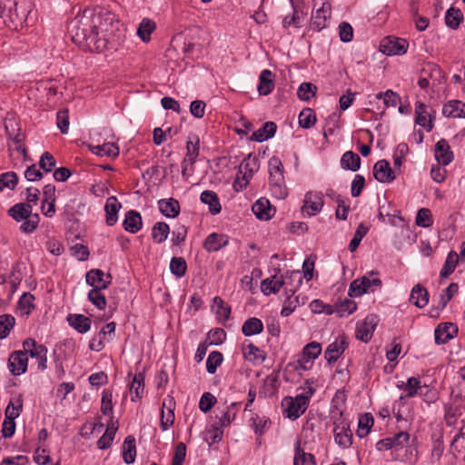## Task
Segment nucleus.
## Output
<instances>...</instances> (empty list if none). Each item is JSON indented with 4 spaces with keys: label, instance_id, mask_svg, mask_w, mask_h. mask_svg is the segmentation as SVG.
<instances>
[{
    "label": "nucleus",
    "instance_id": "nucleus-42",
    "mask_svg": "<svg viewBox=\"0 0 465 465\" xmlns=\"http://www.w3.org/2000/svg\"><path fill=\"white\" fill-rule=\"evenodd\" d=\"M397 387L405 392V397L412 398L421 391L420 381L416 377H410L406 382L397 384Z\"/></svg>",
    "mask_w": 465,
    "mask_h": 465
},
{
    "label": "nucleus",
    "instance_id": "nucleus-19",
    "mask_svg": "<svg viewBox=\"0 0 465 465\" xmlns=\"http://www.w3.org/2000/svg\"><path fill=\"white\" fill-rule=\"evenodd\" d=\"M274 78L275 75L269 69H264L261 72L257 86L258 93L261 95H268L273 91L275 86Z\"/></svg>",
    "mask_w": 465,
    "mask_h": 465
},
{
    "label": "nucleus",
    "instance_id": "nucleus-55",
    "mask_svg": "<svg viewBox=\"0 0 465 465\" xmlns=\"http://www.w3.org/2000/svg\"><path fill=\"white\" fill-rule=\"evenodd\" d=\"M15 323V319L11 314L0 315V340L6 338Z\"/></svg>",
    "mask_w": 465,
    "mask_h": 465
},
{
    "label": "nucleus",
    "instance_id": "nucleus-30",
    "mask_svg": "<svg viewBox=\"0 0 465 465\" xmlns=\"http://www.w3.org/2000/svg\"><path fill=\"white\" fill-rule=\"evenodd\" d=\"M335 442L343 449H348L352 445V432L350 429V424L342 425L340 430L335 431L333 429Z\"/></svg>",
    "mask_w": 465,
    "mask_h": 465
},
{
    "label": "nucleus",
    "instance_id": "nucleus-4",
    "mask_svg": "<svg viewBox=\"0 0 465 465\" xmlns=\"http://www.w3.org/2000/svg\"><path fill=\"white\" fill-rule=\"evenodd\" d=\"M23 348L26 356L37 360L38 369L45 371L47 368V348L36 342L33 338H27L23 341Z\"/></svg>",
    "mask_w": 465,
    "mask_h": 465
},
{
    "label": "nucleus",
    "instance_id": "nucleus-44",
    "mask_svg": "<svg viewBox=\"0 0 465 465\" xmlns=\"http://www.w3.org/2000/svg\"><path fill=\"white\" fill-rule=\"evenodd\" d=\"M459 263V254L456 252L450 251L447 255L443 267L440 270V275L442 278L449 277L456 269Z\"/></svg>",
    "mask_w": 465,
    "mask_h": 465
},
{
    "label": "nucleus",
    "instance_id": "nucleus-48",
    "mask_svg": "<svg viewBox=\"0 0 465 465\" xmlns=\"http://www.w3.org/2000/svg\"><path fill=\"white\" fill-rule=\"evenodd\" d=\"M373 417L370 413H366L365 415L360 417L358 421V430L356 434L359 438H364L370 432L371 427L373 426Z\"/></svg>",
    "mask_w": 465,
    "mask_h": 465
},
{
    "label": "nucleus",
    "instance_id": "nucleus-46",
    "mask_svg": "<svg viewBox=\"0 0 465 465\" xmlns=\"http://www.w3.org/2000/svg\"><path fill=\"white\" fill-rule=\"evenodd\" d=\"M283 280L289 282L288 285L292 286L290 289H288V287L285 286L286 294L291 292L292 295H294L295 292L302 282V276L300 271H292L290 272H286L285 276L283 277Z\"/></svg>",
    "mask_w": 465,
    "mask_h": 465
},
{
    "label": "nucleus",
    "instance_id": "nucleus-49",
    "mask_svg": "<svg viewBox=\"0 0 465 465\" xmlns=\"http://www.w3.org/2000/svg\"><path fill=\"white\" fill-rule=\"evenodd\" d=\"M243 355L244 358L250 361H255L257 360L264 361L266 359L265 353L252 342H250L243 348Z\"/></svg>",
    "mask_w": 465,
    "mask_h": 465
},
{
    "label": "nucleus",
    "instance_id": "nucleus-29",
    "mask_svg": "<svg viewBox=\"0 0 465 465\" xmlns=\"http://www.w3.org/2000/svg\"><path fill=\"white\" fill-rule=\"evenodd\" d=\"M85 281L93 289H98V291L108 288L104 282V272L100 269H91L88 271L85 274Z\"/></svg>",
    "mask_w": 465,
    "mask_h": 465
},
{
    "label": "nucleus",
    "instance_id": "nucleus-34",
    "mask_svg": "<svg viewBox=\"0 0 465 465\" xmlns=\"http://www.w3.org/2000/svg\"><path fill=\"white\" fill-rule=\"evenodd\" d=\"M200 200L202 203L209 206V212L212 214L215 215L221 213L222 206L220 203V200L217 193H214L213 191H203L200 195Z\"/></svg>",
    "mask_w": 465,
    "mask_h": 465
},
{
    "label": "nucleus",
    "instance_id": "nucleus-25",
    "mask_svg": "<svg viewBox=\"0 0 465 465\" xmlns=\"http://www.w3.org/2000/svg\"><path fill=\"white\" fill-rule=\"evenodd\" d=\"M277 131V124L274 122L269 121L264 123L261 128L254 131L250 137L251 141L262 143L274 136Z\"/></svg>",
    "mask_w": 465,
    "mask_h": 465
},
{
    "label": "nucleus",
    "instance_id": "nucleus-43",
    "mask_svg": "<svg viewBox=\"0 0 465 465\" xmlns=\"http://www.w3.org/2000/svg\"><path fill=\"white\" fill-rule=\"evenodd\" d=\"M156 28V24L150 18H143L138 28H137V35L141 38V40L144 43H147L151 39V35Z\"/></svg>",
    "mask_w": 465,
    "mask_h": 465
},
{
    "label": "nucleus",
    "instance_id": "nucleus-14",
    "mask_svg": "<svg viewBox=\"0 0 465 465\" xmlns=\"http://www.w3.org/2000/svg\"><path fill=\"white\" fill-rule=\"evenodd\" d=\"M458 291L459 285L456 282H451L447 288H445L440 294L438 304L430 309V316L438 317L440 312L447 306Z\"/></svg>",
    "mask_w": 465,
    "mask_h": 465
},
{
    "label": "nucleus",
    "instance_id": "nucleus-32",
    "mask_svg": "<svg viewBox=\"0 0 465 465\" xmlns=\"http://www.w3.org/2000/svg\"><path fill=\"white\" fill-rule=\"evenodd\" d=\"M410 302L418 308L425 307L429 302V292L421 284H416L410 296Z\"/></svg>",
    "mask_w": 465,
    "mask_h": 465
},
{
    "label": "nucleus",
    "instance_id": "nucleus-8",
    "mask_svg": "<svg viewBox=\"0 0 465 465\" xmlns=\"http://www.w3.org/2000/svg\"><path fill=\"white\" fill-rule=\"evenodd\" d=\"M323 194L321 192H308L305 194L303 205L302 207V212L303 213L308 214L309 216H313L321 212L323 206Z\"/></svg>",
    "mask_w": 465,
    "mask_h": 465
},
{
    "label": "nucleus",
    "instance_id": "nucleus-38",
    "mask_svg": "<svg viewBox=\"0 0 465 465\" xmlns=\"http://www.w3.org/2000/svg\"><path fill=\"white\" fill-rule=\"evenodd\" d=\"M136 458V444L134 436H127L123 443V459L126 464H132Z\"/></svg>",
    "mask_w": 465,
    "mask_h": 465
},
{
    "label": "nucleus",
    "instance_id": "nucleus-18",
    "mask_svg": "<svg viewBox=\"0 0 465 465\" xmlns=\"http://www.w3.org/2000/svg\"><path fill=\"white\" fill-rule=\"evenodd\" d=\"M229 242V237L226 234L212 232L203 242V248L209 252H218Z\"/></svg>",
    "mask_w": 465,
    "mask_h": 465
},
{
    "label": "nucleus",
    "instance_id": "nucleus-22",
    "mask_svg": "<svg viewBox=\"0 0 465 465\" xmlns=\"http://www.w3.org/2000/svg\"><path fill=\"white\" fill-rule=\"evenodd\" d=\"M122 204L115 196H110L107 198L104 211H105V222L108 226H113L118 220V212L121 209Z\"/></svg>",
    "mask_w": 465,
    "mask_h": 465
},
{
    "label": "nucleus",
    "instance_id": "nucleus-10",
    "mask_svg": "<svg viewBox=\"0 0 465 465\" xmlns=\"http://www.w3.org/2000/svg\"><path fill=\"white\" fill-rule=\"evenodd\" d=\"M406 40L395 37H386L381 44V50L387 55H399L407 52Z\"/></svg>",
    "mask_w": 465,
    "mask_h": 465
},
{
    "label": "nucleus",
    "instance_id": "nucleus-7",
    "mask_svg": "<svg viewBox=\"0 0 465 465\" xmlns=\"http://www.w3.org/2000/svg\"><path fill=\"white\" fill-rule=\"evenodd\" d=\"M175 401L173 396L167 395L163 401L161 410L160 428L167 430L174 422Z\"/></svg>",
    "mask_w": 465,
    "mask_h": 465
},
{
    "label": "nucleus",
    "instance_id": "nucleus-62",
    "mask_svg": "<svg viewBox=\"0 0 465 465\" xmlns=\"http://www.w3.org/2000/svg\"><path fill=\"white\" fill-rule=\"evenodd\" d=\"M113 392L109 389H104L102 392L101 412L109 416L113 414Z\"/></svg>",
    "mask_w": 465,
    "mask_h": 465
},
{
    "label": "nucleus",
    "instance_id": "nucleus-21",
    "mask_svg": "<svg viewBox=\"0 0 465 465\" xmlns=\"http://www.w3.org/2000/svg\"><path fill=\"white\" fill-rule=\"evenodd\" d=\"M143 226V219L139 212L135 210H130L126 212L124 220L123 222V227L130 233L138 232Z\"/></svg>",
    "mask_w": 465,
    "mask_h": 465
},
{
    "label": "nucleus",
    "instance_id": "nucleus-40",
    "mask_svg": "<svg viewBox=\"0 0 465 465\" xmlns=\"http://www.w3.org/2000/svg\"><path fill=\"white\" fill-rule=\"evenodd\" d=\"M144 378L145 375L143 372H138L134 374L130 385V392L131 394H134V396L132 395L131 397L132 401H136L143 397L144 391Z\"/></svg>",
    "mask_w": 465,
    "mask_h": 465
},
{
    "label": "nucleus",
    "instance_id": "nucleus-5",
    "mask_svg": "<svg viewBox=\"0 0 465 465\" xmlns=\"http://www.w3.org/2000/svg\"><path fill=\"white\" fill-rule=\"evenodd\" d=\"M286 409L283 416L292 420L300 418L308 408V398L303 395H297L295 398H286Z\"/></svg>",
    "mask_w": 465,
    "mask_h": 465
},
{
    "label": "nucleus",
    "instance_id": "nucleus-36",
    "mask_svg": "<svg viewBox=\"0 0 465 465\" xmlns=\"http://www.w3.org/2000/svg\"><path fill=\"white\" fill-rule=\"evenodd\" d=\"M293 465H316V459L313 454L306 453L301 448V441L295 443Z\"/></svg>",
    "mask_w": 465,
    "mask_h": 465
},
{
    "label": "nucleus",
    "instance_id": "nucleus-17",
    "mask_svg": "<svg viewBox=\"0 0 465 465\" xmlns=\"http://www.w3.org/2000/svg\"><path fill=\"white\" fill-rule=\"evenodd\" d=\"M117 423L118 420L114 421V417L111 416L109 420L107 421L106 430L104 433L97 440L96 444L99 450H106L111 447L115 437L116 431L118 430Z\"/></svg>",
    "mask_w": 465,
    "mask_h": 465
},
{
    "label": "nucleus",
    "instance_id": "nucleus-53",
    "mask_svg": "<svg viewBox=\"0 0 465 465\" xmlns=\"http://www.w3.org/2000/svg\"><path fill=\"white\" fill-rule=\"evenodd\" d=\"M93 153L97 155H106L109 157H116L119 155V148L114 143H105L93 148Z\"/></svg>",
    "mask_w": 465,
    "mask_h": 465
},
{
    "label": "nucleus",
    "instance_id": "nucleus-57",
    "mask_svg": "<svg viewBox=\"0 0 465 465\" xmlns=\"http://www.w3.org/2000/svg\"><path fill=\"white\" fill-rule=\"evenodd\" d=\"M421 74L428 77V79H431L433 84L435 82L439 84H440L441 79L443 78V72L440 66L434 64H428L427 67L421 70Z\"/></svg>",
    "mask_w": 465,
    "mask_h": 465
},
{
    "label": "nucleus",
    "instance_id": "nucleus-50",
    "mask_svg": "<svg viewBox=\"0 0 465 465\" xmlns=\"http://www.w3.org/2000/svg\"><path fill=\"white\" fill-rule=\"evenodd\" d=\"M460 415L461 412L460 407L454 406L451 403L444 405V420L447 426L453 427L457 422L458 417Z\"/></svg>",
    "mask_w": 465,
    "mask_h": 465
},
{
    "label": "nucleus",
    "instance_id": "nucleus-60",
    "mask_svg": "<svg viewBox=\"0 0 465 465\" xmlns=\"http://www.w3.org/2000/svg\"><path fill=\"white\" fill-rule=\"evenodd\" d=\"M223 361V356L220 351H212L206 361V371L210 374H213L218 366L222 364Z\"/></svg>",
    "mask_w": 465,
    "mask_h": 465
},
{
    "label": "nucleus",
    "instance_id": "nucleus-9",
    "mask_svg": "<svg viewBox=\"0 0 465 465\" xmlns=\"http://www.w3.org/2000/svg\"><path fill=\"white\" fill-rule=\"evenodd\" d=\"M378 322L379 317L376 314H369L364 321L357 326L356 338L363 342H368L371 339Z\"/></svg>",
    "mask_w": 465,
    "mask_h": 465
},
{
    "label": "nucleus",
    "instance_id": "nucleus-2",
    "mask_svg": "<svg viewBox=\"0 0 465 465\" xmlns=\"http://www.w3.org/2000/svg\"><path fill=\"white\" fill-rule=\"evenodd\" d=\"M3 3L5 6L2 18L6 25L15 30L22 27L30 12V2L27 0H5Z\"/></svg>",
    "mask_w": 465,
    "mask_h": 465
},
{
    "label": "nucleus",
    "instance_id": "nucleus-16",
    "mask_svg": "<svg viewBox=\"0 0 465 465\" xmlns=\"http://www.w3.org/2000/svg\"><path fill=\"white\" fill-rule=\"evenodd\" d=\"M373 175L380 183H391L395 180L390 163L385 159L380 160L374 164Z\"/></svg>",
    "mask_w": 465,
    "mask_h": 465
},
{
    "label": "nucleus",
    "instance_id": "nucleus-28",
    "mask_svg": "<svg viewBox=\"0 0 465 465\" xmlns=\"http://www.w3.org/2000/svg\"><path fill=\"white\" fill-rule=\"evenodd\" d=\"M67 322L71 327L82 334L86 333L92 324L91 320L84 314H69L67 316Z\"/></svg>",
    "mask_w": 465,
    "mask_h": 465
},
{
    "label": "nucleus",
    "instance_id": "nucleus-12",
    "mask_svg": "<svg viewBox=\"0 0 465 465\" xmlns=\"http://www.w3.org/2000/svg\"><path fill=\"white\" fill-rule=\"evenodd\" d=\"M344 404V400L340 401L338 392H336L334 398L331 400L330 408V419L333 423V429L335 431L340 430V427L343 424H349V422L343 419V409L341 405Z\"/></svg>",
    "mask_w": 465,
    "mask_h": 465
},
{
    "label": "nucleus",
    "instance_id": "nucleus-15",
    "mask_svg": "<svg viewBox=\"0 0 465 465\" xmlns=\"http://www.w3.org/2000/svg\"><path fill=\"white\" fill-rule=\"evenodd\" d=\"M458 334V328L451 322H443L435 329L434 336L437 344H445Z\"/></svg>",
    "mask_w": 465,
    "mask_h": 465
},
{
    "label": "nucleus",
    "instance_id": "nucleus-33",
    "mask_svg": "<svg viewBox=\"0 0 465 465\" xmlns=\"http://www.w3.org/2000/svg\"><path fill=\"white\" fill-rule=\"evenodd\" d=\"M293 10L292 15H288L282 19V27L287 29L291 25H293L296 28L302 27V22L304 18L305 14L302 10H300L297 5H295L293 0H289Z\"/></svg>",
    "mask_w": 465,
    "mask_h": 465
},
{
    "label": "nucleus",
    "instance_id": "nucleus-31",
    "mask_svg": "<svg viewBox=\"0 0 465 465\" xmlns=\"http://www.w3.org/2000/svg\"><path fill=\"white\" fill-rule=\"evenodd\" d=\"M415 123L423 128H425L428 132L431 131L433 128V124L430 116L427 112V106L425 104L419 102L416 104L415 108Z\"/></svg>",
    "mask_w": 465,
    "mask_h": 465
},
{
    "label": "nucleus",
    "instance_id": "nucleus-37",
    "mask_svg": "<svg viewBox=\"0 0 465 465\" xmlns=\"http://www.w3.org/2000/svg\"><path fill=\"white\" fill-rule=\"evenodd\" d=\"M361 157L352 151L345 152L341 158V166L344 170L356 172L361 167Z\"/></svg>",
    "mask_w": 465,
    "mask_h": 465
},
{
    "label": "nucleus",
    "instance_id": "nucleus-3",
    "mask_svg": "<svg viewBox=\"0 0 465 465\" xmlns=\"http://www.w3.org/2000/svg\"><path fill=\"white\" fill-rule=\"evenodd\" d=\"M269 167V184L272 193L279 199H284L288 193L285 186L283 165L281 159L277 156L270 158Z\"/></svg>",
    "mask_w": 465,
    "mask_h": 465
},
{
    "label": "nucleus",
    "instance_id": "nucleus-35",
    "mask_svg": "<svg viewBox=\"0 0 465 465\" xmlns=\"http://www.w3.org/2000/svg\"><path fill=\"white\" fill-rule=\"evenodd\" d=\"M186 155L184 159L191 165L194 164L200 153V139L196 134L188 137L186 142Z\"/></svg>",
    "mask_w": 465,
    "mask_h": 465
},
{
    "label": "nucleus",
    "instance_id": "nucleus-39",
    "mask_svg": "<svg viewBox=\"0 0 465 465\" xmlns=\"http://www.w3.org/2000/svg\"><path fill=\"white\" fill-rule=\"evenodd\" d=\"M8 214L16 222H21L31 216L32 206L28 203H16L8 210Z\"/></svg>",
    "mask_w": 465,
    "mask_h": 465
},
{
    "label": "nucleus",
    "instance_id": "nucleus-23",
    "mask_svg": "<svg viewBox=\"0 0 465 465\" xmlns=\"http://www.w3.org/2000/svg\"><path fill=\"white\" fill-rule=\"evenodd\" d=\"M435 158L440 163L443 165H448L452 162L454 155L450 151L449 143L445 139H440L436 143Z\"/></svg>",
    "mask_w": 465,
    "mask_h": 465
},
{
    "label": "nucleus",
    "instance_id": "nucleus-1",
    "mask_svg": "<svg viewBox=\"0 0 465 465\" xmlns=\"http://www.w3.org/2000/svg\"><path fill=\"white\" fill-rule=\"evenodd\" d=\"M116 15L101 6L85 8L68 25L74 44L89 52L116 49L124 38Z\"/></svg>",
    "mask_w": 465,
    "mask_h": 465
},
{
    "label": "nucleus",
    "instance_id": "nucleus-13",
    "mask_svg": "<svg viewBox=\"0 0 465 465\" xmlns=\"http://www.w3.org/2000/svg\"><path fill=\"white\" fill-rule=\"evenodd\" d=\"M22 411V404L21 400L17 401V408L9 411V409H5V419L2 424V434L4 438H10L14 435L15 431V420L20 415Z\"/></svg>",
    "mask_w": 465,
    "mask_h": 465
},
{
    "label": "nucleus",
    "instance_id": "nucleus-11",
    "mask_svg": "<svg viewBox=\"0 0 465 465\" xmlns=\"http://www.w3.org/2000/svg\"><path fill=\"white\" fill-rule=\"evenodd\" d=\"M349 343L345 336H340L330 343L324 351V358L329 364L335 362L344 352Z\"/></svg>",
    "mask_w": 465,
    "mask_h": 465
},
{
    "label": "nucleus",
    "instance_id": "nucleus-59",
    "mask_svg": "<svg viewBox=\"0 0 465 465\" xmlns=\"http://www.w3.org/2000/svg\"><path fill=\"white\" fill-rule=\"evenodd\" d=\"M357 309V304L354 301L350 299H344L340 302H336V313L342 317L344 315H350Z\"/></svg>",
    "mask_w": 465,
    "mask_h": 465
},
{
    "label": "nucleus",
    "instance_id": "nucleus-63",
    "mask_svg": "<svg viewBox=\"0 0 465 465\" xmlns=\"http://www.w3.org/2000/svg\"><path fill=\"white\" fill-rule=\"evenodd\" d=\"M88 300L99 310H104L107 304L105 296L98 289L89 291Z\"/></svg>",
    "mask_w": 465,
    "mask_h": 465
},
{
    "label": "nucleus",
    "instance_id": "nucleus-26",
    "mask_svg": "<svg viewBox=\"0 0 465 465\" xmlns=\"http://www.w3.org/2000/svg\"><path fill=\"white\" fill-rule=\"evenodd\" d=\"M442 114L446 117L464 118L465 103L459 100H451L443 105Z\"/></svg>",
    "mask_w": 465,
    "mask_h": 465
},
{
    "label": "nucleus",
    "instance_id": "nucleus-47",
    "mask_svg": "<svg viewBox=\"0 0 465 465\" xmlns=\"http://www.w3.org/2000/svg\"><path fill=\"white\" fill-rule=\"evenodd\" d=\"M463 21V14L460 9L450 7L447 10L445 15V23L451 29L459 28L460 23Z\"/></svg>",
    "mask_w": 465,
    "mask_h": 465
},
{
    "label": "nucleus",
    "instance_id": "nucleus-45",
    "mask_svg": "<svg viewBox=\"0 0 465 465\" xmlns=\"http://www.w3.org/2000/svg\"><path fill=\"white\" fill-rule=\"evenodd\" d=\"M169 232V225L164 222H158L152 228V238L154 242L162 243L167 239Z\"/></svg>",
    "mask_w": 465,
    "mask_h": 465
},
{
    "label": "nucleus",
    "instance_id": "nucleus-52",
    "mask_svg": "<svg viewBox=\"0 0 465 465\" xmlns=\"http://www.w3.org/2000/svg\"><path fill=\"white\" fill-rule=\"evenodd\" d=\"M35 299L32 293L24 292L17 302L18 309L23 312V313L29 315L35 307L34 303Z\"/></svg>",
    "mask_w": 465,
    "mask_h": 465
},
{
    "label": "nucleus",
    "instance_id": "nucleus-41",
    "mask_svg": "<svg viewBox=\"0 0 465 465\" xmlns=\"http://www.w3.org/2000/svg\"><path fill=\"white\" fill-rule=\"evenodd\" d=\"M263 331L262 322L256 317H252L246 320L242 326V332L244 336H252L260 334Z\"/></svg>",
    "mask_w": 465,
    "mask_h": 465
},
{
    "label": "nucleus",
    "instance_id": "nucleus-24",
    "mask_svg": "<svg viewBox=\"0 0 465 465\" xmlns=\"http://www.w3.org/2000/svg\"><path fill=\"white\" fill-rule=\"evenodd\" d=\"M289 282L283 280V276L277 278L276 275L266 278L262 281L261 291L268 296L272 293H277L282 286H288Z\"/></svg>",
    "mask_w": 465,
    "mask_h": 465
},
{
    "label": "nucleus",
    "instance_id": "nucleus-27",
    "mask_svg": "<svg viewBox=\"0 0 465 465\" xmlns=\"http://www.w3.org/2000/svg\"><path fill=\"white\" fill-rule=\"evenodd\" d=\"M158 207L161 213L167 218H174L180 213V203L173 198L159 200Z\"/></svg>",
    "mask_w": 465,
    "mask_h": 465
},
{
    "label": "nucleus",
    "instance_id": "nucleus-54",
    "mask_svg": "<svg viewBox=\"0 0 465 465\" xmlns=\"http://www.w3.org/2000/svg\"><path fill=\"white\" fill-rule=\"evenodd\" d=\"M170 270L177 278L184 276L187 271V264L184 258L173 257L170 262Z\"/></svg>",
    "mask_w": 465,
    "mask_h": 465
},
{
    "label": "nucleus",
    "instance_id": "nucleus-6",
    "mask_svg": "<svg viewBox=\"0 0 465 465\" xmlns=\"http://www.w3.org/2000/svg\"><path fill=\"white\" fill-rule=\"evenodd\" d=\"M8 370L14 376H19L27 371L28 357L25 350L13 351L8 358Z\"/></svg>",
    "mask_w": 465,
    "mask_h": 465
},
{
    "label": "nucleus",
    "instance_id": "nucleus-51",
    "mask_svg": "<svg viewBox=\"0 0 465 465\" xmlns=\"http://www.w3.org/2000/svg\"><path fill=\"white\" fill-rule=\"evenodd\" d=\"M316 123V114L312 108H304L299 114V125L309 129Z\"/></svg>",
    "mask_w": 465,
    "mask_h": 465
},
{
    "label": "nucleus",
    "instance_id": "nucleus-58",
    "mask_svg": "<svg viewBox=\"0 0 465 465\" xmlns=\"http://www.w3.org/2000/svg\"><path fill=\"white\" fill-rule=\"evenodd\" d=\"M241 167L244 168L243 173H246L247 177L251 179L252 175L259 170L260 161L257 157L252 158L251 154H249L242 162Z\"/></svg>",
    "mask_w": 465,
    "mask_h": 465
},
{
    "label": "nucleus",
    "instance_id": "nucleus-64",
    "mask_svg": "<svg viewBox=\"0 0 465 465\" xmlns=\"http://www.w3.org/2000/svg\"><path fill=\"white\" fill-rule=\"evenodd\" d=\"M317 87L312 83H302L298 88L297 95L302 101H309L316 94Z\"/></svg>",
    "mask_w": 465,
    "mask_h": 465
},
{
    "label": "nucleus",
    "instance_id": "nucleus-61",
    "mask_svg": "<svg viewBox=\"0 0 465 465\" xmlns=\"http://www.w3.org/2000/svg\"><path fill=\"white\" fill-rule=\"evenodd\" d=\"M251 427L254 430L255 434L262 435L264 429L271 424V420L267 417H260L258 414L252 416L250 420Z\"/></svg>",
    "mask_w": 465,
    "mask_h": 465
},
{
    "label": "nucleus",
    "instance_id": "nucleus-20",
    "mask_svg": "<svg viewBox=\"0 0 465 465\" xmlns=\"http://www.w3.org/2000/svg\"><path fill=\"white\" fill-rule=\"evenodd\" d=\"M252 210L254 215L262 221L270 220L275 213V209L272 207L269 201L262 198L254 203Z\"/></svg>",
    "mask_w": 465,
    "mask_h": 465
},
{
    "label": "nucleus",
    "instance_id": "nucleus-56",
    "mask_svg": "<svg viewBox=\"0 0 465 465\" xmlns=\"http://www.w3.org/2000/svg\"><path fill=\"white\" fill-rule=\"evenodd\" d=\"M368 232H369V227L365 226L362 223H361L358 225V227L354 232V235L349 243L350 252H353L356 251V249L359 247L361 240L368 233Z\"/></svg>",
    "mask_w": 465,
    "mask_h": 465
}]
</instances>
